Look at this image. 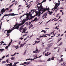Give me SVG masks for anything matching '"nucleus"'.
<instances>
[{
  "label": "nucleus",
  "mask_w": 66,
  "mask_h": 66,
  "mask_svg": "<svg viewBox=\"0 0 66 66\" xmlns=\"http://www.w3.org/2000/svg\"><path fill=\"white\" fill-rule=\"evenodd\" d=\"M29 17L28 18V17H26L25 19L23 20L21 23V24H23L25 22L27 21H28V20H29Z\"/></svg>",
  "instance_id": "nucleus-1"
},
{
  "label": "nucleus",
  "mask_w": 66,
  "mask_h": 66,
  "mask_svg": "<svg viewBox=\"0 0 66 66\" xmlns=\"http://www.w3.org/2000/svg\"><path fill=\"white\" fill-rule=\"evenodd\" d=\"M39 7V9H41L42 11H43V12L41 13V14H43L44 12H45V11H46L45 8H43V6H42V4H41L40 6V7Z\"/></svg>",
  "instance_id": "nucleus-2"
},
{
  "label": "nucleus",
  "mask_w": 66,
  "mask_h": 66,
  "mask_svg": "<svg viewBox=\"0 0 66 66\" xmlns=\"http://www.w3.org/2000/svg\"><path fill=\"white\" fill-rule=\"evenodd\" d=\"M21 23L20 24H19V25L18 26H17L16 27L12 29V30L10 32H11L13 30L16 29L17 30H19V29H18L19 28V27L20 26H21V25H22V24H21Z\"/></svg>",
  "instance_id": "nucleus-3"
},
{
  "label": "nucleus",
  "mask_w": 66,
  "mask_h": 66,
  "mask_svg": "<svg viewBox=\"0 0 66 66\" xmlns=\"http://www.w3.org/2000/svg\"><path fill=\"white\" fill-rule=\"evenodd\" d=\"M10 8H6L5 9H4V8H3L2 9V11H3V12L4 13V12H5V11H8V10H10Z\"/></svg>",
  "instance_id": "nucleus-4"
},
{
  "label": "nucleus",
  "mask_w": 66,
  "mask_h": 66,
  "mask_svg": "<svg viewBox=\"0 0 66 66\" xmlns=\"http://www.w3.org/2000/svg\"><path fill=\"white\" fill-rule=\"evenodd\" d=\"M47 16V14L46 13H45L42 16V18L44 17V16H45L44 17V18H47V16Z\"/></svg>",
  "instance_id": "nucleus-5"
},
{
  "label": "nucleus",
  "mask_w": 66,
  "mask_h": 66,
  "mask_svg": "<svg viewBox=\"0 0 66 66\" xmlns=\"http://www.w3.org/2000/svg\"><path fill=\"white\" fill-rule=\"evenodd\" d=\"M6 31H7V34H6V35H8V33H11L10 32L11 31H12V29H11V30H6Z\"/></svg>",
  "instance_id": "nucleus-6"
},
{
  "label": "nucleus",
  "mask_w": 66,
  "mask_h": 66,
  "mask_svg": "<svg viewBox=\"0 0 66 66\" xmlns=\"http://www.w3.org/2000/svg\"><path fill=\"white\" fill-rule=\"evenodd\" d=\"M8 16H15V15H16V14H14V13H11L10 14H8Z\"/></svg>",
  "instance_id": "nucleus-7"
},
{
  "label": "nucleus",
  "mask_w": 66,
  "mask_h": 66,
  "mask_svg": "<svg viewBox=\"0 0 66 66\" xmlns=\"http://www.w3.org/2000/svg\"><path fill=\"white\" fill-rule=\"evenodd\" d=\"M58 4V3H56L55 4V7L56 8H57L59 6L57 5V4Z\"/></svg>",
  "instance_id": "nucleus-8"
},
{
  "label": "nucleus",
  "mask_w": 66,
  "mask_h": 66,
  "mask_svg": "<svg viewBox=\"0 0 66 66\" xmlns=\"http://www.w3.org/2000/svg\"><path fill=\"white\" fill-rule=\"evenodd\" d=\"M47 46L48 47H51L52 46V43L50 44H47Z\"/></svg>",
  "instance_id": "nucleus-9"
},
{
  "label": "nucleus",
  "mask_w": 66,
  "mask_h": 66,
  "mask_svg": "<svg viewBox=\"0 0 66 66\" xmlns=\"http://www.w3.org/2000/svg\"><path fill=\"white\" fill-rule=\"evenodd\" d=\"M26 30H25V29L23 28L22 32V33H26Z\"/></svg>",
  "instance_id": "nucleus-10"
},
{
  "label": "nucleus",
  "mask_w": 66,
  "mask_h": 66,
  "mask_svg": "<svg viewBox=\"0 0 66 66\" xmlns=\"http://www.w3.org/2000/svg\"><path fill=\"white\" fill-rule=\"evenodd\" d=\"M4 13V12H3V11L1 10V12L0 13V16H1V15H2V14H3Z\"/></svg>",
  "instance_id": "nucleus-11"
},
{
  "label": "nucleus",
  "mask_w": 66,
  "mask_h": 66,
  "mask_svg": "<svg viewBox=\"0 0 66 66\" xmlns=\"http://www.w3.org/2000/svg\"><path fill=\"white\" fill-rule=\"evenodd\" d=\"M50 48L49 47H46L45 48V49H46V50H47V51H49V50H50Z\"/></svg>",
  "instance_id": "nucleus-12"
},
{
  "label": "nucleus",
  "mask_w": 66,
  "mask_h": 66,
  "mask_svg": "<svg viewBox=\"0 0 66 66\" xmlns=\"http://www.w3.org/2000/svg\"><path fill=\"white\" fill-rule=\"evenodd\" d=\"M35 17V15H34V16H30V18L29 19V20H30V19H32V18H34Z\"/></svg>",
  "instance_id": "nucleus-13"
},
{
  "label": "nucleus",
  "mask_w": 66,
  "mask_h": 66,
  "mask_svg": "<svg viewBox=\"0 0 66 66\" xmlns=\"http://www.w3.org/2000/svg\"><path fill=\"white\" fill-rule=\"evenodd\" d=\"M63 59L62 58H61V60H60L59 61V63H61V62H63Z\"/></svg>",
  "instance_id": "nucleus-14"
},
{
  "label": "nucleus",
  "mask_w": 66,
  "mask_h": 66,
  "mask_svg": "<svg viewBox=\"0 0 66 66\" xmlns=\"http://www.w3.org/2000/svg\"><path fill=\"white\" fill-rule=\"evenodd\" d=\"M41 13V12H40V11H39V14H38V17H39V16H40V15Z\"/></svg>",
  "instance_id": "nucleus-15"
},
{
  "label": "nucleus",
  "mask_w": 66,
  "mask_h": 66,
  "mask_svg": "<svg viewBox=\"0 0 66 66\" xmlns=\"http://www.w3.org/2000/svg\"><path fill=\"white\" fill-rule=\"evenodd\" d=\"M48 53H49V52H47L46 54L45 53V56H47V55H48Z\"/></svg>",
  "instance_id": "nucleus-16"
},
{
  "label": "nucleus",
  "mask_w": 66,
  "mask_h": 66,
  "mask_svg": "<svg viewBox=\"0 0 66 66\" xmlns=\"http://www.w3.org/2000/svg\"><path fill=\"white\" fill-rule=\"evenodd\" d=\"M45 9H46V11H47V10H49V8L47 6L46 9L45 8Z\"/></svg>",
  "instance_id": "nucleus-17"
},
{
  "label": "nucleus",
  "mask_w": 66,
  "mask_h": 66,
  "mask_svg": "<svg viewBox=\"0 0 66 66\" xmlns=\"http://www.w3.org/2000/svg\"><path fill=\"white\" fill-rule=\"evenodd\" d=\"M33 26V25L32 24H30V26L29 27V29H30L31 28H32V27Z\"/></svg>",
  "instance_id": "nucleus-18"
},
{
  "label": "nucleus",
  "mask_w": 66,
  "mask_h": 66,
  "mask_svg": "<svg viewBox=\"0 0 66 66\" xmlns=\"http://www.w3.org/2000/svg\"><path fill=\"white\" fill-rule=\"evenodd\" d=\"M29 15H30V14H29V13H27V14H26V15H27L26 17H27V18L29 17Z\"/></svg>",
  "instance_id": "nucleus-19"
},
{
  "label": "nucleus",
  "mask_w": 66,
  "mask_h": 66,
  "mask_svg": "<svg viewBox=\"0 0 66 66\" xmlns=\"http://www.w3.org/2000/svg\"><path fill=\"white\" fill-rule=\"evenodd\" d=\"M62 39V38L59 39H58V40L57 41V43H59V42H60L61 40Z\"/></svg>",
  "instance_id": "nucleus-20"
},
{
  "label": "nucleus",
  "mask_w": 66,
  "mask_h": 66,
  "mask_svg": "<svg viewBox=\"0 0 66 66\" xmlns=\"http://www.w3.org/2000/svg\"><path fill=\"white\" fill-rule=\"evenodd\" d=\"M55 9H57V8H56L55 7H54V8H53L52 9V11H54V10H55Z\"/></svg>",
  "instance_id": "nucleus-21"
},
{
  "label": "nucleus",
  "mask_w": 66,
  "mask_h": 66,
  "mask_svg": "<svg viewBox=\"0 0 66 66\" xmlns=\"http://www.w3.org/2000/svg\"><path fill=\"white\" fill-rule=\"evenodd\" d=\"M36 16H37L38 15V14H39V12H36Z\"/></svg>",
  "instance_id": "nucleus-22"
},
{
  "label": "nucleus",
  "mask_w": 66,
  "mask_h": 66,
  "mask_svg": "<svg viewBox=\"0 0 66 66\" xmlns=\"http://www.w3.org/2000/svg\"><path fill=\"white\" fill-rule=\"evenodd\" d=\"M3 50H4V49L3 48V49H0V51H1V52H2V51H3Z\"/></svg>",
  "instance_id": "nucleus-23"
},
{
  "label": "nucleus",
  "mask_w": 66,
  "mask_h": 66,
  "mask_svg": "<svg viewBox=\"0 0 66 66\" xmlns=\"http://www.w3.org/2000/svg\"><path fill=\"white\" fill-rule=\"evenodd\" d=\"M14 48H16V49H18V45H17L16 46H14Z\"/></svg>",
  "instance_id": "nucleus-24"
},
{
  "label": "nucleus",
  "mask_w": 66,
  "mask_h": 66,
  "mask_svg": "<svg viewBox=\"0 0 66 66\" xmlns=\"http://www.w3.org/2000/svg\"><path fill=\"white\" fill-rule=\"evenodd\" d=\"M2 22L1 23V25H0V29H1V27L2 26Z\"/></svg>",
  "instance_id": "nucleus-25"
},
{
  "label": "nucleus",
  "mask_w": 66,
  "mask_h": 66,
  "mask_svg": "<svg viewBox=\"0 0 66 66\" xmlns=\"http://www.w3.org/2000/svg\"><path fill=\"white\" fill-rule=\"evenodd\" d=\"M16 26H17V25H16V24L14 25V27L12 28L11 30H12V29H14V28H15V27H16Z\"/></svg>",
  "instance_id": "nucleus-26"
},
{
  "label": "nucleus",
  "mask_w": 66,
  "mask_h": 66,
  "mask_svg": "<svg viewBox=\"0 0 66 66\" xmlns=\"http://www.w3.org/2000/svg\"><path fill=\"white\" fill-rule=\"evenodd\" d=\"M48 11V13H49V14H51L53 13V12H51L50 11Z\"/></svg>",
  "instance_id": "nucleus-27"
},
{
  "label": "nucleus",
  "mask_w": 66,
  "mask_h": 66,
  "mask_svg": "<svg viewBox=\"0 0 66 66\" xmlns=\"http://www.w3.org/2000/svg\"><path fill=\"white\" fill-rule=\"evenodd\" d=\"M12 40L11 39V42L9 43V44L11 45V44L12 43Z\"/></svg>",
  "instance_id": "nucleus-28"
},
{
  "label": "nucleus",
  "mask_w": 66,
  "mask_h": 66,
  "mask_svg": "<svg viewBox=\"0 0 66 66\" xmlns=\"http://www.w3.org/2000/svg\"><path fill=\"white\" fill-rule=\"evenodd\" d=\"M11 59L12 60H14L15 59H14V57H12L11 58Z\"/></svg>",
  "instance_id": "nucleus-29"
},
{
  "label": "nucleus",
  "mask_w": 66,
  "mask_h": 66,
  "mask_svg": "<svg viewBox=\"0 0 66 66\" xmlns=\"http://www.w3.org/2000/svg\"><path fill=\"white\" fill-rule=\"evenodd\" d=\"M37 19V18L36 17L34 19V20H32V21H33L34 22V21H35V20H36Z\"/></svg>",
  "instance_id": "nucleus-30"
},
{
  "label": "nucleus",
  "mask_w": 66,
  "mask_h": 66,
  "mask_svg": "<svg viewBox=\"0 0 66 66\" xmlns=\"http://www.w3.org/2000/svg\"><path fill=\"white\" fill-rule=\"evenodd\" d=\"M30 63V62H28L27 63L26 65H29Z\"/></svg>",
  "instance_id": "nucleus-31"
},
{
  "label": "nucleus",
  "mask_w": 66,
  "mask_h": 66,
  "mask_svg": "<svg viewBox=\"0 0 66 66\" xmlns=\"http://www.w3.org/2000/svg\"><path fill=\"white\" fill-rule=\"evenodd\" d=\"M23 46V44H20V47H22Z\"/></svg>",
  "instance_id": "nucleus-32"
},
{
  "label": "nucleus",
  "mask_w": 66,
  "mask_h": 66,
  "mask_svg": "<svg viewBox=\"0 0 66 66\" xmlns=\"http://www.w3.org/2000/svg\"><path fill=\"white\" fill-rule=\"evenodd\" d=\"M5 57V56H3L2 57V59H0V60H2V59H4Z\"/></svg>",
  "instance_id": "nucleus-33"
},
{
  "label": "nucleus",
  "mask_w": 66,
  "mask_h": 66,
  "mask_svg": "<svg viewBox=\"0 0 66 66\" xmlns=\"http://www.w3.org/2000/svg\"><path fill=\"white\" fill-rule=\"evenodd\" d=\"M38 51V49H37V47L36 48V51H37V52Z\"/></svg>",
  "instance_id": "nucleus-34"
},
{
  "label": "nucleus",
  "mask_w": 66,
  "mask_h": 66,
  "mask_svg": "<svg viewBox=\"0 0 66 66\" xmlns=\"http://www.w3.org/2000/svg\"><path fill=\"white\" fill-rule=\"evenodd\" d=\"M60 14L59 13H58V14H57L56 15V17H57Z\"/></svg>",
  "instance_id": "nucleus-35"
},
{
  "label": "nucleus",
  "mask_w": 66,
  "mask_h": 66,
  "mask_svg": "<svg viewBox=\"0 0 66 66\" xmlns=\"http://www.w3.org/2000/svg\"><path fill=\"white\" fill-rule=\"evenodd\" d=\"M32 21H31V22H29V25H30V24L32 23Z\"/></svg>",
  "instance_id": "nucleus-36"
},
{
  "label": "nucleus",
  "mask_w": 66,
  "mask_h": 66,
  "mask_svg": "<svg viewBox=\"0 0 66 66\" xmlns=\"http://www.w3.org/2000/svg\"><path fill=\"white\" fill-rule=\"evenodd\" d=\"M33 53H37V52H36V51H33Z\"/></svg>",
  "instance_id": "nucleus-37"
},
{
  "label": "nucleus",
  "mask_w": 66,
  "mask_h": 66,
  "mask_svg": "<svg viewBox=\"0 0 66 66\" xmlns=\"http://www.w3.org/2000/svg\"><path fill=\"white\" fill-rule=\"evenodd\" d=\"M61 45H62V43H61L59 44L58 45V46H61Z\"/></svg>",
  "instance_id": "nucleus-38"
},
{
  "label": "nucleus",
  "mask_w": 66,
  "mask_h": 66,
  "mask_svg": "<svg viewBox=\"0 0 66 66\" xmlns=\"http://www.w3.org/2000/svg\"><path fill=\"white\" fill-rule=\"evenodd\" d=\"M26 51L24 53V54H23V55H25V54H26V52H27V51Z\"/></svg>",
  "instance_id": "nucleus-39"
},
{
  "label": "nucleus",
  "mask_w": 66,
  "mask_h": 66,
  "mask_svg": "<svg viewBox=\"0 0 66 66\" xmlns=\"http://www.w3.org/2000/svg\"><path fill=\"white\" fill-rule=\"evenodd\" d=\"M36 43H37V44H38V42H37V41H35V43L34 44V45H35V44H36Z\"/></svg>",
  "instance_id": "nucleus-40"
},
{
  "label": "nucleus",
  "mask_w": 66,
  "mask_h": 66,
  "mask_svg": "<svg viewBox=\"0 0 66 66\" xmlns=\"http://www.w3.org/2000/svg\"><path fill=\"white\" fill-rule=\"evenodd\" d=\"M65 64H66V63H63L61 65H63V66H66V65H65Z\"/></svg>",
  "instance_id": "nucleus-41"
},
{
  "label": "nucleus",
  "mask_w": 66,
  "mask_h": 66,
  "mask_svg": "<svg viewBox=\"0 0 66 66\" xmlns=\"http://www.w3.org/2000/svg\"><path fill=\"white\" fill-rule=\"evenodd\" d=\"M18 63H19V62H16L15 63H14V65H16L17 64H18Z\"/></svg>",
  "instance_id": "nucleus-42"
},
{
  "label": "nucleus",
  "mask_w": 66,
  "mask_h": 66,
  "mask_svg": "<svg viewBox=\"0 0 66 66\" xmlns=\"http://www.w3.org/2000/svg\"><path fill=\"white\" fill-rule=\"evenodd\" d=\"M47 0H44L42 2V3L43 2H46V1Z\"/></svg>",
  "instance_id": "nucleus-43"
},
{
  "label": "nucleus",
  "mask_w": 66,
  "mask_h": 66,
  "mask_svg": "<svg viewBox=\"0 0 66 66\" xmlns=\"http://www.w3.org/2000/svg\"><path fill=\"white\" fill-rule=\"evenodd\" d=\"M10 66H13V65H12V63H10Z\"/></svg>",
  "instance_id": "nucleus-44"
},
{
  "label": "nucleus",
  "mask_w": 66,
  "mask_h": 66,
  "mask_svg": "<svg viewBox=\"0 0 66 66\" xmlns=\"http://www.w3.org/2000/svg\"><path fill=\"white\" fill-rule=\"evenodd\" d=\"M46 35H47V34L46 35H45L44 36V37H47V36H46Z\"/></svg>",
  "instance_id": "nucleus-45"
},
{
  "label": "nucleus",
  "mask_w": 66,
  "mask_h": 66,
  "mask_svg": "<svg viewBox=\"0 0 66 66\" xmlns=\"http://www.w3.org/2000/svg\"><path fill=\"white\" fill-rule=\"evenodd\" d=\"M12 6H13V5H11L9 7V8H10V9H11V7H12Z\"/></svg>",
  "instance_id": "nucleus-46"
},
{
  "label": "nucleus",
  "mask_w": 66,
  "mask_h": 66,
  "mask_svg": "<svg viewBox=\"0 0 66 66\" xmlns=\"http://www.w3.org/2000/svg\"><path fill=\"white\" fill-rule=\"evenodd\" d=\"M29 5H28L26 6V7H28V9H29Z\"/></svg>",
  "instance_id": "nucleus-47"
},
{
  "label": "nucleus",
  "mask_w": 66,
  "mask_h": 66,
  "mask_svg": "<svg viewBox=\"0 0 66 66\" xmlns=\"http://www.w3.org/2000/svg\"><path fill=\"white\" fill-rule=\"evenodd\" d=\"M51 54V53H49V54H48V55H47V56H48V55H49L50 54Z\"/></svg>",
  "instance_id": "nucleus-48"
},
{
  "label": "nucleus",
  "mask_w": 66,
  "mask_h": 66,
  "mask_svg": "<svg viewBox=\"0 0 66 66\" xmlns=\"http://www.w3.org/2000/svg\"><path fill=\"white\" fill-rule=\"evenodd\" d=\"M9 47V46H6V47L5 48V49H7V48H8V47Z\"/></svg>",
  "instance_id": "nucleus-49"
},
{
  "label": "nucleus",
  "mask_w": 66,
  "mask_h": 66,
  "mask_svg": "<svg viewBox=\"0 0 66 66\" xmlns=\"http://www.w3.org/2000/svg\"><path fill=\"white\" fill-rule=\"evenodd\" d=\"M29 14V16H30V17H32V14Z\"/></svg>",
  "instance_id": "nucleus-50"
},
{
  "label": "nucleus",
  "mask_w": 66,
  "mask_h": 66,
  "mask_svg": "<svg viewBox=\"0 0 66 66\" xmlns=\"http://www.w3.org/2000/svg\"><path fill=\"white\" fill-rule=\"evenodd\" d=\"M8 14H5L4 16H8Z\"/></svg>",
  "instance_id": "nucleus-51"
},
{
  "label": "nucleus",
  "mask_w": 66,
  "mask_h": 66,
  "mask_svg": "<svg viewBox=\"0 0 66 66\" xmlns=\"http://www.w3.org/2000/svg\"><path fill=\"white\" fill-rule=\"evenodd\" d=\"M50 60H51L49 58L48 59V60H47V61H50Z\"/></svg>",
  "instance_id": "nucleus-52"
},
{
  "label": "nucleus",
  "mask_w": 66,
  "mask_h": 66,
  "mask_svg": "<svg viewBox=\"0 0 66 66\" xmlns=\"http://www.w3.org/2000/svg\"><path fill=\"white\" fill-rule=\"evenodd\" d=\"M38 62H43V61L42 60H40V61H38Z\"/></svg>",
  "instance_id": "nucleus-53"
},
{
  "label": "nucleus",
  "mask_w": 66,
  "mask_h": 66,
  "mask_svg": "<svg viewBox=\"0 0 66 66\" xmlns=\"http://www.w3.org/2000/svg\"><path fill=\"white\" fill-rule=\"evenodd\" d=\"M42 3H39L38 4V5H40V4H41Z\"/></svg>",
  "instance_id": "nucleus-54"
},
{
  "label": "nucleus",
  "mask_w": 66,
  "mask_h": 66,
  "mask_svg": "<svg viewBox=\"0 0 66 66\" xmlns=\"http://www.w3.org/2000/svg\"><path fill=\"white\" fill-rule=\"evenodd\" d=\"M6 62L7 63H8L9 62V60H6Z\"/></svg>",
  "instance_id": "nucleus-55"
},
{
  "label": "nucleus",
  "mask_w": 66,
  "mask_h": 66,
  "mask_svg": "<svg viewBox=\"0 0 66 66\" xmlns=\"http://www.w3.org/2000/svg\"><path fill=\"white\" fill-rule=\"evenodd\" d=\"M51 19L50 20H49L47 22V23H48V22H50V21H51Z\"/></svg>",
  "instance_id": "nucleus-56"
},
{
  "label": "nucleus",
  "mask_w": 66,
  "mask_h": 66,
  "mask_svg": "<svg viewBox=\"0 0 66 66\" xmlns=\"http://www.w3.org/2000/svg\"><path fill=\"white\" fill-rule=\"evenodd\" d=\"M6 65H6V66H10V64H7Z\"/></svg>",
  "instance_id": "nucleus-57"
},
{
  "label": "nucleus",
  "mask_w": 66,
  "mask_h": 66,
  "mask_svg": "<svg viewBox=\"0 0 66 66\" xmlns=\"http://www.w3.org/2000/svg\"><path fill=\"white\" fill-rule=\"evenodd\" d=\"M56 34H54V33H53V35H54V36H55V35L56 34Z\"/></svg>",
  "instance_id": "nucleus-58"
},
{
  "label": "nucleus",
  "mask_w": 66,
  "mask_h": 66,
  "mask_svg": "<svg viewBox=\"0 0 66 66\" xmlns=\"http://www.w3.org/2000/svg\"><path fill=\"white\" fill-rule=\"evenodd\" d=\"M24 64H27V62H24L23 63Z\"/></svg>",
  "instance_id": "nucleus-59"
},
{
  "label": "nucleus",
  "mask_w": 66,
  "mask_h": 66,
  "mask_svg": "<svg viewBox=\"0 0 66 66\" xmlns=\"http://www.w3.org/2000/svg\"><path fill=\"white\" fill-rule=\"evenodd\" d=\"M20 39H21V40H22V39H23V38H22V37H21L20 38Z\"/></svg>",
  "instance_id": "nucleus-60"
},
{
  "label": "nucleus",
  "mask_w": 66,
  "mask_h": 66,
  "mask_svg": "<svg viewBox=\"0 0 66 66\" xmlns=\"http://www.w3.org/2000/svg\"><path fill=\"white\" fill-rule=\"evenodd\" d=\"M64 35V34H63L61 36V37L62 36H63Z\"/></svg>",
  "instance_id": "nucleus-61"
},
{
  "label": "nucleus",
  "mask_w": 66,
  "mask_h": 66,
  "mask_svg": "<svg viewBox=\"0 0 66 66\" xmlns=\"http://www.w3.org/2000/svg\"><path fill=\"white\" fill-rule=\"evenodd\" d=\"M52 59H54V57L53 56H52Z\"/></svg>",
  "instance_id": "nucleus-62"
},
{
  "label": "nucleus",
  "mask_w": 66,
  "mask_h": 66,
  "mask_svg": "<svg viewBox=\"0 0 66 66\" xmlns=\"http://www.w3.org/2000/svg\"><path fill=\"white\" fill-rule=\"evenodd\" d=\"M24 24L23 25V26H21V27H24Z\"/></svg>",
  "instance_id": "nucleus-63"
},
{
  "label": "nucleus",
  "mask_w": 66,
  "mask_h": 66,
  "mask_svg": "<svg viewBox=\"0 0 66 66\" xmlns=\"http://www.w3.org/2000/svg\"><path fill=\"white\" fill-rule=\"evenodd\" d=\"M60 12H63V10H60Z\"/></svg>",
  "instance_id": "nucleus-64"
}]
</instances>
